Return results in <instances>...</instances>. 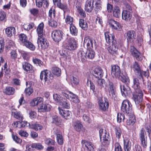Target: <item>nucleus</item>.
Wrapping results in <instances>:
<instances>
[{
	"instance_id": "1",
	"label": "nucleus",
	"mask_w": 151,
	"mask_h": 151,
	"mask_svg": "<svg viewBox=\"0 0 151 151\" xmlns=\"http://www.w3.org/2000/svg\"><path fill=\"white\" fill-rule=\"evenodd\" d=\"M131 67L138 75L139 79H142L144 84H145V79L143 76L148 78L149 77V72L147 71H143L142 70L139 64L136 62L133 63Z\"/></svg>"
},
{
	"instance_id": "2",
	"label": "nucleus",
	"mask_w": 151,
	"mask_h": 151,
	"mask_svg": "<svg viewBox=\"0 0 151 151\" xmlns=\"http://www.w3.org/2000/svg\"><path fill=\"white\" fill-rule=\"evenodd\" d=\"M40 78L41 81L44 79L45 84L48 85L51 83L54 77L50 71L45 70L41 72Z\"/></svg>"
},
{
	"instance_id": "3",
	"label": "nucleus",
	"mask_w": 151,
	"mask_h": 151,
	"mask_svg": "<svg viewBox=\"0 0 151 151\" xmlns=\"http://www.w3.org/2000/svg\"><path fill=\"white\" fill-rule=\"evenodd\" d=\"M63 47L70 50H75L76 47V42L73 37H69L67 39L63 45Z\"/></svg>"
},
{
	"instance_id": "4",
	"label": "nucleus",
	"mask_w": 151,
	"mask_h": 151,
	"mask_svg": "<svg viewBox=\"0 0 151 151\" xmlns=\"http://www.w3.org/2000/svg\"><path fill=\"white\" fill-rule=\"evenodd\" d=\"M132 110V105L128 100H125L122 102L121 110L124 113L127 114H130Z\"/></svg>"
},
{
	"instance_id": "5",
	"label": "nucleus",
	"mask_w": 151,
	"mask_h": 151,
	"mask_svg": "<svg viewBox=\"0 0 151 151\" xmlns=\"http://www.w3.org/2000/svg\"><path fill=\"white\" fill-rule=\"evenodd\" d=\"M139 136L141 145L144 148H146L147 145V137L144 128H142L140 130Z\"/></svg>"
},
{
	"instance_id": "6",
	"label": "nucleus",
	"mask_w": 151,
	"mask_h": 151,
	"mask_svg": "<svg viewBox=\"0 0 151 151\" xmlns=\"http://www.w3.org/2000/svg\"><path fill=\"white\" fill-rule=\"evenodd\" d=\"M96 42L93 39L90 38L88 37H85L83 42L84 46H86L88 50H92L93 47H96Z\"/></svg>"
},
{
	"instance_id": "7",
	"label": "nucleus",
	"mask_w": 151,
	"mask_h": 151,
	"mask_svg": "<svg viewBox=\"0 0 151 151\" xmlns=\"http://www.w3.org/2000/svg\"><path fill=\"white\" fill-rule=\"evenodd\" d=\"M63 95L73 102L77 103L79 101L77 96L70 91H66L62 93Z\"/></svg>"
},
{
	"instance_id": "8",
	"label": "nucleus",
	"mask_w": 151,
	"mask_h": 151,
	"mask_svg": "<svg viewBox=\"0 0 151 151\" xmlns=\"http://www.w3.org/2000/svg\"><path fill=\"white\" fill-rule=\"evenodd\" d=\"M64 35V33L62 31L55 30L52 33V36L55 42H58L62 39Z\"/></svg>"
},
{
	"instance_id": "9",
	"label": "nucleus",
	"mask_w": 151,
	"mask_h": 151,
	"mask_svg": "<svg viewBox=\"0 0 151 151\" xmlns=\"http://www.w3.org/2000/svg\"><path fill=\"white\" fill-rule=\"evenodd\" d=\"M143 93L142 91H137L133 94V98L136 104H139L142 100Z\"/></svg>"
},
{
	"instance_id": "10",
	"label": "nucleus",
	"mask_w": 151,
	"mask_h": 151,
	"mask_svg": "<svg viewBox=\"0 0 151 151\" xmlns=\"http://www.w3.org/2000/svg\"><path fill=\"white\" fill-rule=\"evenodd\" d=\"M130 51L132 56L137 60L141 61L142 60L141 53L134 46H130Z\"/></svg>"
},
{
	"instance_id": "11",
	"label": "nucleus",
	"mask_w": 151,
	"mask_h": 151,
	"mask_svg": "<svg viewBox=\"0 0 151 151\" xmlns=\"http://www.w3.org/2000/svg\"><path fill=\"white\" fill-rule=\"evenodd\" d=\"M37 43L39 46L42 49H45L48 47L49 44L47 40L45 38V36L38 37Z\"/></svg>"
},
{
	"instance_id": "12",
	"label": "nucleus",
	"mask_w": 151,
	"mask_h": 151,
	"mask_svg": "<svg viewBox=\"0 0 151 151\" xmlns=\"http://www.w3.org/2000/svg\"><path fill=\"white\" fill-rule=\"evenodd\" d=\"M107 88L109 96L111 97H114L115 95L116 88L113 82L110 80L108 81Z\"/></svg>"
},
{
	"instance_id": "13",
	"label": "nucleus",
	"mask_w": 151,
	"mask_h": 151,
	"mask_svg": "<svg viewBox=\"0 0 151 151\" xmlns=\"http://www.w3.org/2000/svg\"><path fill=\"white\" fill-rule=\"evenodd\" d=\"M83 147L86 151H93L94 146L90 141L86 140H82L81 142Z\"/></svg>"
},
{
	"instance_id": "14",
	"label": "nucleus",
	"mask_w": 151,
	"mask_h": 151,
	"mask_svg": "<svg viewBox=\"0 0 151 151\" xmlns=\"http://www.w3.org/2000/svg\"><path fill=\"white\" fill-rule=\"evenodd\" d=\"M111 74L113 77L118 78L121 75V70L119 67L116 65H114L111 66Z\"/></svg>"
},
{
	"instance_id": "15",
	"label": "nucleus",
	"mask_w": 151,
	"mask_h": 151,
	"mask_svg": "<svg viewBox=\"0 0 151 151\" xmlns=\"http://www.w3.org/2000/svg\"><path fill=\"white\" fill-rule=\"evenodd\" d=\"M121 93L123 96L125 97L128 96L131 93L130 88L126 84L120 86Z\"/></svg>"
},
{
	"instance_id": "16",
	"label": "nucleus",
	"mask_w": 151,
	"mask_h": 151,
	"mask_svg": "<svg viewBox=\"0 0 151 151\" xmlns=\"http://www.w3.org/2000/svg\"><path fill=\"white\" fill-rule=\"evenodd\" d=\"M93 76L95 78L99 79L101 78L104 75V72L100 67H97L93 70Z\"/></svg>"
},
{
	"instance_id": "17",
	"label": "nucleus",
	"mask_w": 151,
	"mask_h": 151,
	"mask_svg": "<svg viewBox=\"0 0 151 151\" xmlns=\"http://www.w3.org/2000/svg\"><path fill=\"white\" fill-rule=\"evenodd\" d=\"M108 23L112 29L119 30L121 29V25L118 22L115 21L114 19H110L108 21Z\"/></svg>"
},
{
	"instance_id": "18",
	"label": "nucleus",
	"mask_w": 151,
	"mask_h": 151,
	"mask_svg": "<svg viewBox=\"0 0 151 151\" xmlns=\"http://www.w3.org/2000/svg\"><path fill=\"white\" fill-rule=\"evenodd\" d=\"M98 103L100 109L103 111H105L107 109L109 106V103L106 100H103L102 99H99L98 100Z\"/></svg>"
},
{
	"instance_id": "19",
	"label": "nucleus",
	"mask_w": 151,
	"mask_h": 151,
	"mask_svg": "<svg viewBox=\"0 0 151 151\" xmlns=\"http://www.w3.org/2000/svg\"><path fill=\"white\" fill-rule=\"evenodd\" d=\"M117 43L112 44V45L108 48L109 52L111 54L116 56L118 54V48Z\"/></svg>"
},
{
	"instance_id": "20",
	"label": "nucleus",
	"mask_w": 151,
	"mask_h": 151,
	"mask_svg": "<svg viewBox=\"0 0 151 151\" xmlns=\"http://www.w3.org/2000/svg\"><path fill=\"white\" fill-rule=\"evenodd\" d=\"M105 39L106 42L108 43L111 42L112 44H116V41L114 39V35L109 33L108 32H106L104 33Z\"/></svg>"
},
{
	"instance_id": "21",
	"label": "nucleus",
	"mask_w": 151,
	"mask_h": 151,
	"mask_svg": "<svg viewBox=\"0 0 151 151\" xmlns=\"http://www.w3.org/2000/svg\"><path fill=\"white\" fill-rule=\"evenodd\" d=\"M77 56L79 60L84 62L87 60L86 53L83 50L79 51L77 53Z\"/></svg>"
},
{
	"instance_id": "22",
	"label": "nucleus",
	"mask_w": 151,
	"mask_h": 151,
	"mask_svg": "<svg viewBox=\"0 0 151 151\" xmlns=\"http://www.w3.org/2000/svg\"><path fill=\"white\" fill-rule=\"evenodd\" d=\"M138 77H134L133 79V84L132 86V88L135 91H141L140 86V83L139 82Z\"/></svg>"
},
{
	"instance_id": "23",
	"label": "nucleus",
	"mask_w": 151,
	"mask_h": 151,
	"mask_svg": "<svg viewBox=\"0 0 151 151\" xmlns=\"http://www.w3.org/2000/svg\"><path fill=\"white\" fill-rule=\"evenodd\" d=\"M32 84V82L28 81L26 82L27 88H25L24 92L27 96H29L33 92V90L31 87Z\"/></svg>"
},
{
	"instance_id": "24",
	"label": "nucleus",
	"mask_w": 151,
	"mask_h": 151,
	"mask_svg": "<svg viewBox=\"0 0 151 151\" xmlns=\"http://www.w3.org/2000/svg\"><path fill=\"white\" fill-rule=\"evenodd\" d=\"M12 109L11 110L12 115L14 117L20 120L23 119V115L20 112L16 111L13 108V106L12 107Z\"/></svg>"
},
{
	"instance_id": "25",
	"label": "nucleus",
	"mask_w": 151,
	"mask_h": 151,
	"mask_svg": "<svg viewBox=\"0 0 151 151\" xmlns=\"http://www.w3.org/2000/svg\"><path fill=\"white\" fill-rule=\"evenodd\" d=\"M22 67L24 70L27 72L32 73L33 72L32 66L26 62L22 63Z\"/></svg>"
},
{
	"instance_id": "26",
	"label": "nucleus",
	"mask_w": 151,
	"mask_h": 151,
	"mask_svg": "<svg viewBox=\"0 0 151 151\" xmlns=\"http://www.w3.org/2000/svg\"><path fill=\"white\" fill-rule=\"evenodd\" d=\"M132 14L130 11L127 10L123 11L122 14V19L128 21L131 19Z\"/></svg>"
},
{
	"instance_id": "27",
	"label": "nucleus",
	"mask_w": 151,
	"mask_h": 151,
	"mask_svg": "<svg viewBox=\"0 0 151 151\" xmlns=\"http://www.w3.org/2000/svg\"><path fill=\"white\" fill-rule=\"evenodd\" d=\"M135 37V32L133 30L128 31L126 33V38L128 42H131L132 40H133Z\"/></svg>"
},
{
	"instance_id": "28",
	"label": "nucleus",
	"mask_w": 151,
	"mask_h": 151,
	"mask_svg": "<svg viewBox=\"0 0 151 151\" xmlns=\"http://www.w3.org/2000/svg\"><path fill=\"white\" fill-rule=\"evenodd\" d=\"M58 110L60 114L65 119H67L70 117L71 114L70 111L68 110H63L59 107L58 108Z\"/></svg>"
},
{
	"instance_id": "29",
	"label": "nucleus",
	"mask_w": 151,
	"mask_h": 151,
	"mask_svg": "<svg viewBox=\"0 0 151 151\" xmlns=\"http://www.w3.org/2000/svg\"><path fill=\"white\" fill-rule=\"evenodd\" d=\"M44 26V24L43 23H41L37 27V32L38 35V37L45 36L43 32Z\"/></svg>"
},
{
	"instance_id": "30",
	"label": "nucleus",
	"mask_w": 151,
	"mask_h": 151,
	"mask_svg": "<svg viewBox=\"0 0 151 151\" xmlns=\"http://www.w3.org/2000/svg\"><path fill=\"white\" fill-rule=\"evenodd\" d=\"M15 29L12 27H9L5 29V33L8 37H11L13 35L15 34Z\"/></svg>"
},
{
	"instance_id": "31",
	"label": "nucleus",
	"mask_w": 151,
	"mask_h": 151,
	"mask_svg": "<svg viewBox=\"0 0 151 151\" xmlns=\"http://www.w3.org/2000/svg\"><path fill=\"white\" fill-rule=\"evenodd\" d=\"M15 88L10 86H8L6 87L4 91V93L8 95H13L15 92Z\"/></svg>"
},
{
	"instance_id": "32",
	"label": "nucleus",
	"mask_w": 151,
	"mask_h": 151,
	"mask_svg": "<svg viewBox=\"0 0 151 151\" xmlns=\"http://www.w3.org/2000/svg\"><path fill=\"white\" fill-rule=\"evenodd\" d=\"M101 143L104 146H108L110 143V139L109 134H107L106 136L101 137L100 139Z\"/></svg>"
},
{
	"instance_id": "33",
	"label": "nucleus",
	"mask_w": 151,
	"mask_h": 151,
	"mask_svg": "<svg viewBox=\"0 0 151 151\" xmlns=\"http://www.w3.org/2000/svg\"><path fill=\"white\" fill-rule=\"evenodd\" d=\"M29 127L36 131L40 130L43 128V126L40 124L38 123L29 124Z\"/></svg>"
},
{
	"instance_id": "34",
	"label": "nucleus",
	"mask_w": 151,
	"mask_h": 151,
	"mask_svg": "<svg viewBox=\"0 0 151 151\" xmlns=\"http://www.w3.org/2000/svg\"><path fill=\"white\" fill-rule=\"evenodd\" d=\"M53 98L55 101L60 104L65 100V98L61 96L59 94L55 93L53 95Z\"/></svg>"
},
{
	"instance_id": "35",
	"label": "nucleus",
	"mask_w": 151,
	"mask_h": 151,
	"mask_svg": "<svg viewBox=\"0 0 151 151\" xmlns=\"http://www.w3.org/2000/svg\"><path fill=\"white\" fill-rule=\"evenodd\" d=\"M73 126L75 130L78 132L80 131L81 128L83 127L82 124L79 121L74 122Z\"/></svg>"
},
{
	"instance_id": "36",
	"label": "nucleus",
	"mask_w": 151,
	"mask_h": 151,
	"mask_svg": "<svg viewBox=\"0 0 151 151\" xmlns=\"http://www.w3.org/2000/svg\"><path fill=\"white\" fill-rule=\"evenodd\" d=\"M53 2L55 5L61 9L64 10L67 9V7L66 5L62 4L61 0H53Z\"/></svg>"
},
{
	"instance_id": "37",
	"label": "nucleus",
	"mask_w": 151,
	"mask_h": 151,
	"mask_svg": "<svg viewBox=\"0 0 151 151\" xmlns=\"http://www.w3.org/2000/svg\"><path fill=\"white\" fill-rule=\"evenodd\" d=\"M79 24L80 26L83 30H86L88 28V25L86 21L82 19H80Z\"/></svg>"
},
{
	"instance_id": "38",
	"label": "nucleus",
	"mask_w": 151,
	"mask_h": 151,
	"mask_svg": "<svg viewBox=\"0 0 151 151\" xmlns=\"http://www.w3.org/2000/svg\"><path fill=\"white\" fill-rule=\"evenodd\" d=\"M131 142L129 140L124 141V151H130L131 147Z\"/></svg>"
},
{
	"instance_id": "39",
	"label": "nucleus",
	"mask_w": 151,
	"mask_h": 151,
	"mask_svg": "<svg viewBox=\"0 0 151 151\" xmlns=\"http://www.w3.org/2000/svg\"><path fill=\"white\" fill-rule=\"evenodd\" d=\"M89 82L90 84V88L91 90H92L93 93L96 96H97L98 93V92L96 91L95 86L94 84L91 81H89L88 80L87 81V83L88 84V83Z\"/></svg>"
},
{
	"instance_id": "40",
	"label": "nucleus",
	"mask_w": 151,
	"mask_h": 151,
	"mask_svg": "<svg viewBox=\"0 0 151 151\" xmlns=\"http://www.w3.org/2000/svg\"><path fill=\"white\" fill-rule=\"evenodd\" d=\"M117 78L125 83L126 84H128L129 82L128 77L127 76L123 75L122 73V75H121Z\"/></svg>"
},
{
	"instance_id": "41",
	"label": "nucleus",
	"mask_w": 151,
	"mask_h": 151,
	"mask_svg": "<svg viewBox=\"0 0 151 151\" xmlns=\"http://www.w3.org/2000/svg\"><path fill=\"white\" fill-rule=\"evenodd\" d=\"M43 3L46 4L47 6V5L48 4L47 0H36V5L38 7H41Z\"/></svg>"
},
{
	"instance_id": "42",
	"label": "nucleus",
	"mask_w": 151,
	"mask_h": 151,
	"mask_svg": "<svg viewBox=\"0 0 151 151\" xmlns=\"http://www.w3.org/2000/svg\"><path fill=\"white\" fill-rule=\"evenodd\" d=\"M91 1L87 2L85 6V9L88 12H91L93 9V5H91Z\"/></svg>"
},
{
	"instance_id": "43",
	"label": "nucleus",
	"mask_w": 151,
	"mask_h": 151,
	"mask_svg": "<svg viewBox=\"0 0 151 151\" xmlns=\"http://www.w3.org/2000/svg\"><path fill=\"white\" fill-rule=\"evenodd\" d=\"M24 45L27 48L32 50H35V47L31 42L28 40H27Z\"/></svg>"
},
{
	"instance_id": "44",
	"label": "nucleus",
	"mask_w": 151,
	"mask_h": 151,
	"mask_svg": "<svg viewBox=\"0 0 151 151\" xmlns=\"http://www.w3.org/2000/svg\"><path fill=\"white\" fill-rule=\"evenodd\" d=\"M52 73L55 75L59 76L61 73L60 69L57 67H52Z\"/></svg>"
},
{
	"instance_id": "45",
	"label": "nucleus",
	"mask_w": 151,
	"mask_h": 151,
	"mask_svg": "<svg viewBox=\"0 0 151 151\" xmlns=\"http://www.w3.org/2000/svg\"><path fill=\"white\" fill-rule=\"evenodd\" d=\"M14 124L15 125H16L17 127H24L27 124V122L19 121H17L15 122L14 123Z\"/></svg>"
},
{
	"instance_id": "46",
	"label": "nucleus",
	"mask_w": 151,
	"mask_h": 151,
	"mask_svg": "<svg viewBox=\"0 0 151 151\" xmlns=\"http://www.w3.org/2000/svg\"><path fill=\"white\" fill-rule=\"evenodd\" d=\"M113 15L116 17H119L120 16V9L118 6H115L113 10Z\"/></svg>"
},
{
	"instance_id": "47",
	"label": "nucleus",
	"mask_w": 151,
	"mask_h": 151,
	"mask_svg": "<svg viewBox=\"0 0 151 151\" xmlns=\"http://www.w3.org/2000/svg\"><path fill=\"white\" fill-rule=\"evenodd\" d=\"M87 58L92 59L94 58L95 56V52L92 50H88L86 52Z\"/></svg>"
},
{
	"instance_id": "48",
	"label": "nucleus",
	"mask_w": 151,
	"mask_h": 151,
	"mask_svg": "<svg viewBox=\"0 0 151 151\" xmlns=\"http://www.w3.org/2000/svg\"><path fill=\"white\" fill-rule=\"evenodd\" d=\"M70 33L73 35H76L78 33V30L76 27L73 25H70Z\"/></svg>"
},
{
	"instance_id": "49",
	"label": "nucleus",
	"mask_w": 151,
	"mask_h": 151,
	"mask_svg": "<svg viewBox=\"0 0 151 151\" xmlns=\"http://www.w3.org/2000/svg\"><path fill=\"white\" fill-rule=\"evenodd\" d=\"M34 24L33 23H26L23 25L24 29L26 30H29L33 28L34 26Z\"/></svg>"
},
{
	"instance_id": "50",
	"label": "nucleus",
	"mask_w": 151,
	"mask_h": 151,
	"mask_svg": "<svg viewBox=\"0 0 151 151\" xmlns=\"http://www.w3.org/2000/svg\"><path fill=\"white\" fill-rule=\"evenodd\" d=\"M48 23L49 25L51 27H56L57 25V23L54 19H49Z\"/></svg>"
},
{
	"instance_id": "51",
	"label": "nucleus",
	"mask_w": 151,
	"mask_h": 151,
	"mask_svg": "<svg viewBox=\"0 0 151 151\" xmlns=\"http://www.w3.org/2000/svg\"><path fill=\"white\" fill-rule=\"evenodd\" d=\"M115 132L116 137L118 139L120 138L122 134V131L121 129L119 127L115 128Z\"/></svg>"
},
{
	"instance_id": "52",
	"label": "nucleus",
	"mask_w": 151,
	"mask_h": 151,
	"mask_svg": "<svg viewBox=\"0 0 151 151\" xmlns=\"http://www.w3.org/2000/svg\"><path fill=\"white\" fill-rule=\"evenodd\" d=\"M57 140L58 143L60 145H62L63 143V139L62 134L57 133L56 134Z\"/></svg>"
},
{
	"instance_id": "53",
	"label": "nucleus",
	"mask_w": 151,
	"mask_h": 151,
	"mask_svg": "<svg viewBox=\"0 0 151 151\" xmlns=\"http://www.w3.org/2000/svg\"><path fill=\"white\" fill-rule=\"evenodd\" d=\"M117 122L119 123L123 121L125 119L124 115L122 113H118L117 115Z\"/></svg>"
},
{
	"instance_id": "54",
	"label": "nucleus",
	"mask_w": 151,
	"mask_h": 151,
	"mask_svg": "<svg viewBox=\"0 0 151 151\" xmlns=\"http://www.w3.org/2000/svg\"><path fill=\"white\" fill-rule=\"evenodd\" d=\"M135 122L134 117L133 116L132 117H129L127 121V124L129 125H133Z\"/></svg>"
},
{
	"instance_id": "55",
	"label": "nucleus",
	"mask_w": 151,
	"mask_h": 151,
	"mask_svg": "<svg viewBox=\"0 0 151 151\" xmlns=\"http://www.w3.org/2000/svg\"><path fill=\"white\" fill-rule=\"evenodd\" d=\"M60 105H61L64 108L69 109L70 107V104L68 102L67 100L65 99V100L61 103Z\"/></svg>"
},
{
	"instance_id": "56",
	"label": "nucleus",
	"mask_w": 151,
	"mask_h": 151,
	"mask_svg": "<svg viewBox=\"0 0 151 151\" xmlns=\"http://www.w3.org/2000/svg\"><path fill=\"white\" fill-rule=\"evenodd\" d=\"M19 40L23 44L27 40V36L24 34H20L19 36Z\"/></svg>"
},
{
	"instance_id": "57",
	"label": "nucleus",
	"mask_w": 151,
	"mask_h": 151,
	"mask_svg": "<svg viewBox=\"0 0 151 151\" xmlns=\"http://www.w3.org/2000/svg\"><path fill=\"white\" fill-rule=\"evenodd\" d=\"M61 122V120L60 118L55 116L53 117L52 122L55 124L57 125H59L60 124Z\"/></svg>"
},
{
	"instance_id": "58",
	"label": "nucleus",
	"mask_w": 151,
	"mask_h": 151,
	"mask_svg": "<svg viewBox=\"0 0 151 151\" xmlns=\"http://www.w3.org/2000/svg\"><path fill=\"white\" fill-rule=\"evenodd\" d=\"M65 21L67 24H70V25L73 24H72L73 21V18L68 15L66 17Z\"/></svg>"
},
{
	"instance_id": "59",
	"label": "nucleus",
	"mask_w": 151,
	"mask_h": 151,
	"mask_svg": "<svg viewBox=\"0 0 151 151\" xmlns=\"http://www.w3.org/2000/svg\"><path fill=\"white\" fill-rule=\"evenodd\" d=\"M45 143L48 145H54L55 143V142L54 140L50 138H46L45 139Z\"/></svg>"
},
{
	"instance_id": "60",
	"label": "nucleus",
	"mask_w": 151,
	"mask_h": 151,
	"mask_svg": "<svg viewBox=\"0 0 151 151\" xmlns=\"http://www.w3.org/2000/svg\"><path fill=\"white\" fill-rule=\"evenodd\" d=\"M99 132L100 139H101V137L106 136L107 134H109L106 133L105 130L103 129H100Z\"/></svg>"
},
{
	"instance_id": "61",
	"label": "nucleus",
	"mask_w": 151,
	"mask_h": 151,
	"mask_svg": "<svg viewBox=\"0 0 151 151\" xmlns=\"http://www.w3.org/2000/svg\"><path fill=\"white\" fill-rule=\"evenodd\" d=\"M31 147L32 148H35L38 150L42 149L43 147L40 143H33L31 145Z\"/></svg>"
},
{
	"instance_id": "62",
	"label": "nucleus",
	"mask_w": 151,
	"mask_h": 151,
	"mask_svg": "<svg viewBox=\"0 0 151 151\" xmlns=\"http://www.w3.org/2000/svg\"><path fill=\"white\" fill-rule=\"evenodd\" d=\"M71 80L72 82L74 84H78L79 82V79L77 76H73L71 78Z\"/></svg>"
},
{
	"instance_id": "63",
	"label": "nucleus",
	"mask_w": 151,
	"mask_h": 151,
	"mask_svg": "<svg viewBox=\"0 0 151 151\" xmlns=\"http://www.w3.org/2000/svg\"><path fill=\"white\" fill-rule=\"evenodd\" d=\"M55 10H52V9H50L49 11V16L50 18L49 19H54L55 17Z\"/></svg>"
},
{
	"instance_id": "64",
	"label": "nucleus",
	"mask_w": 151,
	"mask_h": 151,
	"mask_svg": "<svg viewBox=\"0 0 151 151\" xmlns=\"http://www.w3.org/2000/svg\"><path fill=\"white\" fill-rule=\"evenodd\" d=\"M78 10L79 13L81 15L82 18L86 17V14L85 12L80 7H78Z\"/></svg>"
}]
</instances>
